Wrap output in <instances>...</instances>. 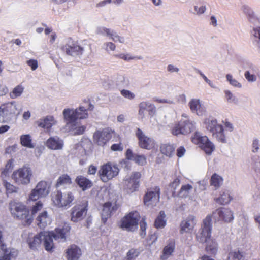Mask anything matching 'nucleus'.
<instances>
[{
	"label": "nucleus",
	"instance_id": "393cba45",
	"mask_svg": "<svg viewBox=\"0 0 260 260\" xmlns=\"http://www.w3.org/2000/svg\"><path fill=\"white\" fill-rule=\"evenodd\" d=\"M37 123L39 126L49 131L53 125L56 124V121L53 116L48 115L39 119Z\"/></svg>",
	"mask_w": 260,
	"mask_h": 260
},
{
	"label": "nucleus",
	"instance_id": "e2e57ef3",
	"mask_svg": "<svg viewBox=\"0 0 260 260\" xmlns=\"http://www.w3.org/2000/svg\"><path fill=\"white\" fill-rule=\"evenodd\" d=\"M104 48L108 52L109 51H114L116 49L115 45L112 42H106L104 44Z\"/></svg>",
	"mask_w": 260,
	"mask_h": 260
},
{
	"label": "nucleus",
	"instance_id": "680f3d73",
	"mask_svg": "<svg viewBox=\"0 0 260 260\" xmlns=\"http://www.w3.org/2000/svg\"><path fill=\"white\" fill-rule=\"evenodd\" d=\"M42 197L39 194V193L35 190L34 188L31 192L29 197V200L35 201L39 199L40 198H42Z\"/></svg>",
	"mask_w": 260,
	"mask_h": 260
},
{
	"label": "nucleus",
	"instance_id": "bb28decb",
	"mask_svg": "<svg viewBox=\"0 0 260 260\" xmlns=\"http://www.w3.org/2000/svg\"><path fill=\"white\" fill-rule=\"evenodd\" d=\"M111 203L107 202L104 204L101 213L102 219L104 222H106L107 219L110 217L111 214L116 210V207H111Z\"/></svg>",
	"mask_w": 260,
	"mask_h": 260
},
{
	"label": "nucleus",
	"instance_id": "423d86ee",
	"mask_svg": "<svg viewBox=\"0 0 260 260\" xmlns=\"http://www.w3.org/2000/svg\"><path fill=\"white\" fill-rule=\"evenodd\" d=\"M196 128V122L190 119H181L175 122L172 128L171 133L174 136L186 135L190 134Z\"/></svg>",
	"mask_w": 260,
	"mask_h": 260
},
{
	"label": "nucleus",
	"instance_id": "3c124183",
	"mask_svg": "<svg viewBox=\"0 0 260 260\" xmlns=\"http://www.w3.org/2000/svg\"><path fill=\"white\" fill-rule=\"evenodd\" d=\"M251 151L256 153L260 151V140L255 138L253 139L251 144Z\"/></svg>",
	"mask_w": 260,
	"mask_h": 260
},
{
	"label": "nucleus",
	"instance_id": "9b49d317",
	"mask_svg": "<svg viewBox=\"0 0 260 260\" xmlns=\"http://www.w3.org/2000/svg\"><path fill=\"white\" fill-rule=\"evenodd\" d=\"M192 142L199 145L207 154L210 155L215 149L214 145L209 140L207 136H203L198 132H196L191 138Z\"/></svg>",
	"mask_w": 260,
	"mask_h": 260
},
{
	"label": "nucleus",
	"instance_id": "58836bf2",
	"mask_svg": "<svg viewBox=\"0 0 260 260\" xmlns=\"http://www.w3.org/2000/svg\"><path fill=\"white\" fill-rule=\"evenodd\" d=\"M175 148L172 145L162 144L160 147L161 153L167 156L171 157L174 152Z\"/></svg>",
	"mask_w": 260,
	"mask_h": 260
},
{
	"label": "nucleus",
	"instance_id": "473e14b6",
	"mask_svg": "<svg viewBox=\"0 0 260 260\" xmlns=\"http://www.w3.org/2000/svg\"><path fill=\"white\" fill-rule=\"evenodd\" d=\"M232 199L229 191H224L219 197L215 198L214 201L220 205H225L229 204Z\"/></svg>",
	"mask_w": 260,
	"mask_h": 260
},
{
	"label": "nucleus",
	"instance_id": "20e7f679",
	"mask_svg": "<svg viewBox=\"0 0 260 260\" xmlns=\"http://www.w3.org/2000/svg\"><path fill=\"white\" fill-rule=\"evenodd\" d=\"M10 209L14 217L20 220L25 225H30L33 220L32 215L29 213L26 206L21 202H11Z\"/></svg>",
	"mask_w": 260,
	"mask_h": 260
},
{
	"label": "nucleus",
	"instance_id": "c85d7f7f",
	"mask_svg": "<svg viewBox=\"0 0 260 260\" xmlns=\"http://www.w3.org/2000/svg\"><path fill=\"white\" fill-rule=\"evenodd\" d=\"M75 182L83 190H85L92 186L91 181L81 175L77 177Z\"/></svg>",
	"mask_w": 260,
	"mask_h": 260
},
{
	"label": "nucleus",
	"instance_id": "79ce46f5",
	"mask_svg": "<svg viewBox=\"0 0 260 260\" xmlns=\"http://www.w3.org/2000/svg\"><path fill=\"white\" fill-rule=\"evenodd\" d=\"M71 126V131L74 135H81L84 132L86 127L85 126H80L78 124L77 122Z\"/></svg>",
	"mask_w": 260,
	"mask_h": 260
},
{
	"label": "nucleus",
	"instance_id": "b1692460",
	"mask_svg": "<svg viewBox=\"0 0 260 260\" xmlns=\"http://www.w3.org/2000/svg\"><path fill=\"white\" fill-rule=\"evenodd\" d=\"M0 252H2L0 260H12L15 259L18 254L17 250L14 248H7L6 246L4 248H1Z\"/></svg>",
	"mask_w": 260,
	"mask_h": 260
},
{
	"label": "nucleus",
	"instance_id": "1a4fd4ad",
	"mask_svg": "<svg viewBox=\"0 0 260 260\" xmlns=\"http://www.w3.org/2000/svg\"><path fill=\"white\" fill-rule=\"evenodd\" d=\"M74 198L71 191L63 193L61 191L57 190L52 197V201L57 207L67 209L71 206Z\"/></svg>",
	"mask_w": 260,
	"mask_h": 260
},
{
	"label": "nucleus",
	"instance_id": "8fccbe9b",
	"mask_svg": "<svg viewBox=\"0 0 260 260\" xmlns=\"http://www.w3.org/2000/svg\"><path fill=\"white\" fill-rule=\"evenodd\" d=\"M111 39L114 42H119L120 43H124L125 39L123 37L119 36L116 32L112 30L109 36Z\"/></svg>",
	"mask_w": 260,
	"mask_h": 260
},
{
	"label": "nucleus",
	"instance_id": "5701e85b",
	"mask_svg": "<svg viewBox=\"0 0 260 260\" xmlns=\"http://www.w3.org/2000/svg\"><path fill=\"white\" fill-rule=\"evenodd\" d=\"M46 146L50 149L56 150L63 148V141L57 136L50 137L46 142Z\"/></svg>",
	"mask_w": 260,
	"mask_h": 260
},
{
	"label": "nucleus",
	"instance_id": "cd10ccee",
	"mask_svg": "<svg viewBox=\"0 0 260 260\" xmlns=\"http://www.w3.org/2000/svg\"><path fill=\"white\" fill-rule=\"evenodd\" d=\"M175 242L174 240H170L167 245L164 248L163 253L161 256V260H167L170 256L174 251Z\"/></svg>",
	"mask_w": 260,
	"mask_h": 260
},
{
	"label": "nucleus",
	"instance_id": "de8ad7c7",
	"mask_svg": "<svg viewBox=\"0 0 260 260\" xmlns=\"http://www.w3.org/2000/svg\"><path fill=\"white\" fill-rule=\"evenodd\" d=\"M244 76L249 82H254L257 80L256 75L254 73L253 70L246 71L245 72Z\"/></svg>",
	"mask_w": 260,
	"mask_h": 260
},
{
	"label": "nucleus",
	"instance_id": "2f4dec72",
	"mask_svg": "<svg viewBox=\"0 0 260 260\" xmlns=\"http://www.w3.org/2000/svg\"><path fill=\"white\" fill-rule=\"evenodd\" d=\"M210 184L215 189L219 188L223 184V179L219 175L214 173L210 179Z\"/></svg>",
	"mask_w": 260,
	"mask_h": 260
},
{
	"label": "nucleus",
	"instance_id": "9d476101",
	"mask_svg": "<svg viewBox=\"0 0 260 260\" xmlns=\"http://www.w3.org/2000/svg\"><path fill=\"white\" fill-rule=\"evenodd\" d=\"M119 172V169L117 165L108 162L101 167L98 173L102 181L104 182H107L116 177L118 174Z\"/></svg>",
	"mask_w": 260,
	"mask_h": 260
},
{
	"label": "nucleus",
	"instance_id": "f704fd0d",
	"mask_svg": "<svg viewBox=\"0 0 260 260\" xmlns=\"http://www.w3.org/2000/svg\"><path fill=\"white\" fill-rule=\"evenodd\" d=\"M225 101L230 104L237 105L239 103L238 98L231 91H224Z\"/></svg>",
	"mask_w": 260,
	"mask_h": 260
},
{
	"label": "nucleus",
	"instance_id": "a211bd4d",
	"mask_svg": "<svg viewBox=\"0 0 260 260\" xmlns=\"http://www.w3.org/2000/svg\"><path fill=\"white\" fill-rule=\"evenodd\" d=\"M87 208L84 205H76L71 210V219L74 222L81 221L86 215Z\"/></svg>",
	"mask_w": 260,
	"mask_h": 260
},
{
	"label": "nucleus",
	"instance_id": "7c9ffc66",
	"mask_svg": "<svg viewBox=\"0 0 260 260\" xmlns=\"http://www.w3.org/2000/svg\"><path fill=\"white\" fill-rule=\"evenodd\" d=\"M35 189L42 197H46L49 192L48 184L44 181L39 182Z\"/></svg>",
	"mask_w": 260,
	"mask_h": 260
},
{
	"label": "nucleus",
	"instance_id": "f3484780",
	"mask_svg": "<svg viewBox=\"0 0 260 260\" xmlns=\"http://www.w3.org/2000/svg\"><path fill=\"white\" fill-rule=\"evenodd\" d=\"M112 133L108 129L98 130L93 136L94 143L100 146H104L111 139Z\"/></svg>",
	"mask_w": 260,
	"mask_h": 260
},
{
	"label": "nucleus",
	"instance_id": "5fc2aeb1",
	"mask_svg": "<svg viewBox=\"0 0 260 260\" xmlns=\"http://www.w3.org/2000/svg\"><path fill=\"white\" fill-rule=\"evenodd\" d=\"M227 80L230 82V84L235 87L241 88L242 85L235 79L233 78L232 76L230 74L226 75Z\"/></svg>",
	"mask_w": 260,
	"mask_h": 260
},
{
	"label": "nucleus",
	"instance_id": "aec40b11",
	"mask_svg": "<svg viewBox=\"0 0 260 260\" xmlns=\"http://www.w3.org/2000/svg\"><path fill=\"white\" fill-rule=\"evenodd\" d=\"M146 111L149 114L153 116L156 112V108L154 104L149 101H143L139 105L138 115L141 119H143L146 115Z\"/></svg>",
	"mask_w": 260,
	"mask_h": 260
},
{
	"label": "nucleus",
	"instance_id": "a878e982",
	"mask_svg": "<svg viewBox=\"0 0 260 260\" xmlns=\"http://www.w3.org/2000/svg\"><path fill=\"white\" fill-rule=\"evenodd\" d=\"M68 260H78L81 255V249L75 245H71L66 251Z\"/></svg>",
	"mask_w": 260,
	"mask_h": 260
},
{
	"label": "nucleus",
	"instance_id": "c03bdc74",
	"mask_svg": "<svg viewBox=\"0 0 260 260\" xmlns=\"http://www.w3.org/2000/svg\"><path fill=\"white\" fill-rule=\"evenodd\" d=\"M3 184L6 188V193L7 194L16 193L18 191V187L14 186L9 182H7L5 180L3 181Z\"/></svg>",
	"mask_w": 260,
	"mask_h": 260
},
{
	"label": "nucleus",
	"instance_id": "f03ea898",
	"mask_svg": "<svg viewBox=\"0 0 260 260\" xmlns=\"http://www.w3.org/2000/svg\"><path fill=\"white\" fill-rule=\"evenodd\" d=\"M212 228V215L210 214L203 220V223L196 234V238L200 243H206V250L208 253L215 254L217 250V244L211 238Z\"/></svg>",
	"mask_w": 260,
	"mask_h": 260
},
{
	"label": "nucleus",
	"instance_id": "4be33fe9",
	"mask_svg": "<svg viewBox=\"0 0 260 260\" xmlns=\"http://www.w3.org/2000/svg\"><path fill=\"white\" fill-rule=\"evenodd\" d=\"M188 105L191 111L197 115L202 116L206 113V108L201 103L200 100L197 99H191L189 101Z\"/></svg>",
	"mask_w": 260,
	"mask_h": 260
},
{
	"label": "nucleus",
	"instance_id": "09e8293b",
	"mask_svg": "<svg viewBox=\"0 0 260 260\" xmlns=\"http://www.w3.org/2000/svg\"><path fill=\"white\" fill-rule=\"evenodd\" d=\"M139 255V252L135 249H130L124 260H135Z\"/></svg>",
	"mask_w": 260,
	"mask_h": 260
},
{
	"label": "nucleus",
	"instance_id": "6ab92c4d",
	"mask_svg": "<svg viewBox=\"0 0 260 260\" xmlns=\"http://www.w3.org/2000/svg\"><path fill=\"white\" fill-rule=\"evenodd\" d=\"M86 47L79 46L77 43L72 42L64 45L62 47L63 51L67 55L72 56L80 55L82 54Z\"/></svg>",
	"mask_w": 260,
	"mask_h": 260
},
{
	"label": "nucleus",
	"instance_id": "052dcab7",
	"mask_svg": "<svg viewBox=\"0 0 260 260\" xmlns=\"http://www.w3.org/2000/svg\"><path fill=\"white\" fill-rule=\"evenodd\" d=\"M154 101L159 103H167L169 104H174L175 102L173 100L170 99H160L157 98H154Z\"/></svg>",
	"mask_w": 260,
	"mask_h": 260
},
{
	"label": "nucleus",
	"instance_id": "37998d69",
	"mask_svg": "<svg viewBox=\"0 0 260 260\" xmlns=\"http://www.w3.org/2000/svg\"><path fill=\"white\" fill-rule=\"evenodd\" d=\"M116 56L128 62H129L131 60H132L136 61L138 59H142V57L140 56H133L129 53H121L119 55H116Z\"/></svg>",
	"mask_w": 260,
	"mask_h": 260
},
{
	"label": "nucleus",
	"instance_id": "ddd939ff",
	"mask_svg": "<svg viewBox=\"0 0 260 260\" xmlns=\"http://www.w3.org/2000/svg\"><path fill=\"white\" fill-rule=\"evenodd\" d=\"M135 133L140 148L149 150L155 148L156 142L154 139L146 135L140 128H137Z\"/></svg>",
	"mask_w": 260,
	"mask_h": 260
},
{
	"label": "nucleus",
	"instance_id": "4c0bfd02",
	"mask_svg": "<svg viewBox=\"0 0 260 260\" xmlns=\"http://www.w3.org/2000/svg\"><path fill=\"white\" fill-rule=\"evenodd\" d=\"M114 79L115 86L118 88L125 87L128 85V80L123 75H118Z\"/></svg>",
	"mask_w": 260,
	"mask_h": 260
},
{
	"label": "nucleus",
	"instance_id": "13d9d810",
	"mask_svg": "<svg viewBox=\"0 0 260 260\" xmlns=\"http://www.w3.org/2000/svg\"><path fill=\"white\" fill-rule=\"evenodd\" d=\"M251 35L255 39L260 41V26L256 25L253 26L251 30Z\"/></svg>",
	"mask_w": 260,
	"mask_h": 260
},
{
	"label": "nucleus",
	"instance_id": "bf43d9fd",
	"mask_svg": "<svg viewBox=\"0 0 260 260\" xmlns=\"http://www.w3.org/2000/svg\"><path fill=\"white\" fill-rule=\"evenodd\" d=\"M111 30V29L104 27H99L96 28V33L99 35L109 36Z\"/></svg>",
	"mask_w": 260,
	"mask_h": 260
},
{
	"label": "nucleus",
	"instance_id": "412c9836",
	"mask_svg": "<svg viewBox=\"0 0 260 260\" xmlns=\"http://www.w3.org/2000/svg\"><path fill=\"white\" fill-rule=\"evenodd\" d=\"M196 224V217L194 215H190L180 223V233H191Z\"/></svg>",
	"mask_w": 260,
	"mask_h": 260
},
{
	"label": "nucleus",
	"instance_id": "c756f323",
	"mask_svg": "<svg viewBox=\"0 0 260 260\" xmlns=\"http://www.w3.org/2000/svg\"><path fill=\"white\" fill-rule=\"evenodd\" d=\"M37 224L40 228H44L50 223V218L46 211L40 213L37 218Z\"/></svg>",
	"mask_w": 260,
	"mask_h": 260
},
{
	"label": "nucleus",
	"instance_id": "72a5a7b5",
	"mask_svg": "<svg viewBox=\"0 0 260 260\" xmlns=\"http://www.w3.org/2000/svg\"><path fill=\"white\" fill-rule=\"evenodd\" d=\"M20 144L22 146L28 148H34L35 145L32 142L31 137L29 134L22 135L20 138Z\"/></svg>",
	"mask_w": 260,
	"mask_h": 260
},
{
	"label": "nucleus",
	"instance_id": "69168bd1",
	"mask_svg": "<svg viewBox=\"0 0 260 260\" xmlns=\"http://www.w3.org/2000/svg\"><path fill=\"white\" fill-rule=\"evenodd\" d=\"M242 10L243 12L246 15V17L250 14H252L254 12V10L251 7L247 5L243 6Z\"/></svg>",
	"mask_w": 260,
	"mask_h": 260
},
{
	"label": "nucleus",
	"instance_id": "dca6fc26",
	"mask_svg": "<svg viewBox=\"0 0 260 260\" xmlns=\"http://www.w3.org/2000/svg\"><path fill=\"white\" fill-rule=\"evenodd\" d=\"M160 188L158 186L148 190L144 197V202L146 206H155L159 201Z\"/></svg>",
	"mask_w": 260,
	"mask_h": 260
},
{
	"label": "nucleus",
	"instance_id": "7ed1b4c3",
	"mask_svg": "<svg viewBox=\"0 0 260 260\" xmlns=\"http://www.w3.org/2000/svg\"><path fill=\"white\" fill-rule=\"evenodd\" d=\"M203 125L218 142L226 143V137L223 126L218 123L216 118L213 117L206 118L203 121Z\"/></svg>",
	"mask_w": 260,
	"mask_h": 260
},
{
	"label": "nucleus",
	"instance_id": "49530a36",
	"mask_svg": "<svg viewBox=\"0 0 260 260\" xmlns=\"http://www.w3.org/2000/svg\"><path fill=\"white\" fill-rule=\"evenodd\" d=\"M251 161L252 168L256 172L260 173V157L253 156L251 158Z\"/></svg>",
	"mask_w": 260,
	"mask_h": 260
},
{
	"label": "nucleus",
	"instance_id": "a18cd8bd",
	"mask_svg": "<svg viewBox=\"0 0 260 260\" xmlns=\"http://www.w3.org/2000/svg\"><path fill=\"white\" fill-rule=\"evenodd\" d=\"M193 188L190 184L182 185L179 191V194L180 197L185 198L188 196L190 191Z\"/></svg>",
	"mask_w": 260,
	"mask_h": 260
},
{
	"label": "nucleus",
	"instance_id": "a19ab883",
	"mask_svg": "<svg viewBox=\"0 0 260 260\" xmlns=\"http://www.w3.org/2000/svg\"><path fill=\"white\" fill-rule=\"evenodd\" d=\"M165 214L164 211H160L159 216L157 217L155 221V226L156 228H162L166 225V220H165Z\"/></svg>",
	"mask_w": 260,
	"mask_h": 260
},
{
	"label": "nucleus",
	"instance_id": "f8f14e48",
	"mask_svg": "<svg viewBox=\"0 0 260 260\" xmlns=\"http://www.w3.org/2000/svg\"><path fill=\"white\" fill-rule=\"evenodd\" d=\"M139 215L137 212H131L123 217L120 222L119 226L124 230L134 231L138 229Z\"/></svg>",
	"mask_w": 260,
	"mask_h": 260
},
{
	"label": "nucleus",
	"instance_id": "0e129e2a",
	"mask_svg": "<svg viewBox=\"0 0 260 260\" xmlns=\"http://www.w3.org/2000/svg\"><path fill=\"white\" fill-rule=\"evenodd\" d=\"M43 207V204L40 201L36 203V205L33 206L32 210H31V214L32 216H33V215L36 214L38 211H40ZM33 218V217H32Z\"/></svg>",
	"mask_w": 260,
	"mask_h": 260
},
{
	"label": "nucleus",
	"instance_id": "603ef678",
	"mask_svg": "<svg viewBox=\"0 0 260 260\" xmlns=\"http://www.w3.org/2000/svg\"><path fill=\"white\" fill-rule=\"evenodd\" d=\"M121 95L124 98L129 100H134L136 95L134 93L131 92L130 90L127 89H122L120 90Z\"/></svg>",
	"mask_w": 260,
	"mask_h": 260
},
{
	"label": "nucleus",
	"instance_id": "4468645a",
	"mask_svg": "<svg viewBox=\"0 0 260 260\" xmlns=\"http://www.w3.org/2000/svg\"><path fill=\"white\" fill-rule=\"evenodd\" d=\"M141 176L140 172H133L129 176H127L123 181V189L128 193L136 190L139 186V179Z\"/></svg>",
	"mask_w": 260,
	"mask_h": 260
},
{
	"label": "nucleus",
	"instance_id": "39448f33",
	"mask_svg": "<svg viewBox=\"0 0 260 260\" xmlns=\"http://www.w3.org/2000/svg\"><path fill=\"white\" fill-rule=\"evenodd\" d=\"M62 114L64 120L69 125L74 124L78 119H86L88 116L87 110L83 106H80L75 109L73 108L64 109Z\"/></svg>",
	"mask_w": 260,
	"mask_h": 260
},
{
	"label": "nucleus",
	"instance_id": "c9c22d12",
	"mask_svg": "<svg viewBox=\"0 0 260 260\" xmlns=\"http://www.w3.org/2000/svg\"><path fill=\"white\" fill-rule=\"evenodd\" d=\"M245 256V252L238 250L230 252L229 253L228 259L229 260H244Z\"/></svg>",
	"mask_w": 260,
	"mask_h": 260
},
{
	"label": "nucleus",
	"instance_id": "864d4df0",
	"mask_svg": "<svg viewBox=\"0 0 260 260\" xmlns=\"http://www.w3.org/2000/svg\"><path fill=\"white\" fill-rule=\"evenodd\" d=\"M248 21L253 24H256L257 22L260 23V18L255 14V12L246 17Z\"/></svg>",
	"mask_w": 260,
	"mask_h": 260
},
{
	"label": "nucleus",
	"instance_id": "2eb2a0df",
	"mask_svg": "<svg viewBox=\"0 0 260 260\" xmlns=\"http://www.w3.org/2000/svg\"><path fill=\"white\" fill-rule=\"evenodd\" d=\"M212 216L214 219L217 221L224 223H230L234 219V213L229 208L220 207L212 213Z\"/></svg>",
	"mask_w": 260,
	"mask_h": 260
},
{
	"label": "nucleus",
	"instance_id": "ea45409f",
	"mask_svg": "<svg viewBox=\"0 0 260 260\" xmlns=\"http://www.w3.org/2000/svg\"><path fill=\"white\" fill-rule=\"evenodd\" d=\"M24 88L22 85H18L16 86L10 93V96L11 99H14L21 95L24 91Z\"/></svg>",
	"mask_w": 260,
	"mask_h": 260
},
{
	"label": "nucleus",
	"instance_id": "774afa93",
	"mask_svg": "<svg viewBox=\"0 0 260 260\" xmlns=\"http://www.w3.org/2000/svg\"><path fill=\"white\" fill-rule=\"evenodd\" d=\"M13 162L14 160L11 159L8 161L7 163L5 166V170L3 172V173H6L7 172L11 170L13 168Z\"/></svg>",
	"mask_w": 260,
	"mask_h": 260
},
{
	"label": "nucleus",
	"instance_id": "6e6552de",
	"mask_svg": "<svg viewBox=\"0 0 260 260\" xmlns=\"http://www.w3.org/2000/svg\"><path fill=\"white\" fill-rule=\"evenodd\" d=\"M33 176L31 169L28 166H23L15 171L12 175V178L18 185H27Z\"/></svg>",
	"mask_w": 260,
	"mask_h": 260
},
{
	"label": "nucleus",
	"instance_id": "f257e3e1",
	"mask_svg": "<svg viewBox=\"0 0 260 260\" xmlns=\"http://www.w3.org/2000/svg\"><path fill=\"white\" fill-rule=\"evenodd\" d=\"M70 230V227L67 224L62 229H56L55 232L42 231L34 236L29 235L27 242L32 249L37 248L43 242L45 250L51 251L54 248L53 239L64 241L66 235Z\"/></svg>",
	"mask_w": 260,
	"mask_h": 260
},
{
	"label": "nucleus",
	"instance_id": "338daca9",
	"mask_svg": "<svg viewBox=\"0 0 260 260\" xmlns=\"http://www.w3.org/2000/svg\"><path fill=\"white\" fill-rule=\"evenodd\" d=\"M140 235L143 237L146 235V230L147 224L145 220L143 219L140 223Z\"/></svg>",
	"mask_w": 260,
	"mask_h": 260
},
{
	"label": "nucleus",
	"instance_id": "4d7b16f0",
	"mask_svg": "<svg viewBox=\"0 0 260 260\" xmlns=\"http://www.w3.org/2000/svg\"><path fill=\"white\" fill-rule=\"evenodd\" d=\"M139 165L144 166L146 165V158L145 155H137L136 154L135 159L134 160Z\"/></svg>",
	"mask_w": 260,
	"mask_h": 260
},
{
	"label": "nucleus",
	"instance_id": "6e6d98bb",
	"mask_svg": "<svg viewBox=\"0 0 260 260\" xmlns=\"http://www.w3.org/2000/svg\"><path fill=\"white\" fill-rule=\"evenodd\" d=\"M103 86L107 89H111L115 87V83L114 78L113 79H107L103 83Z\"/></svg>",
	"mask_w": 260,
	"mask_h": 260
},
{
	"label": "nucleus",
	"instance_id": "0eeeda50",
	"mask_svg": "<svg viewBox=\"0 0 260 260\" xmlns=\"http://www.w3.org/2000/svg\"><path fill=\"white\" fill-rule=\"evenodd\" d=\"M19 105L16 102H8L0 106V117L2 122H7L20 113Z\"/></svg>",
	"mask_w": 260,
	"mask_h": 260
},
{
	"label": "nucleus",
	"instance_id": "e433bc0d",
	"mask_svg": "<svg viewBox=\"0 0 260 260\" xmlns=\"http://www.w3.org/2000/svg\"><path fill=\"white\" fill-rule=\"evenodd\" d=\"M71 183L72 180L70 177L67 174H63L58 178L56 186L58 187L66 185H70Z\"/></svg>",
	"mask_w": 260,
	"mask_h": 260
}]
</instances>
